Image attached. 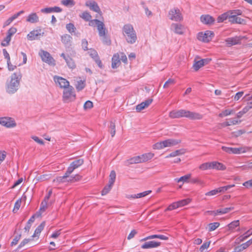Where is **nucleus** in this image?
Segmentation results:
<instances>
[{
	"instance_id": "nucleus-1",
	"label": "nucleus",
	"mask_w": 252,
	"mask_h": 252,
	"mask_svg": "<svg viewBox=\"0 0 252 252\" xmlns=\"http://www.w3.org/2000/svg\"><path fill=\"white\" fill-rule=\"evenodd\" d=\"M21 77L22 76L20 72L18 73L15 72L12 74L11 77V81L8 84L7 87V92L8 93L13 94L17 91Z\"/></svg>"
},
{
	"instance_id": "nucleus-2",
	"label": "nucleus",
	"mask_w": 252,
	"mask_h": 252,
	"mask_svg": "<svg viewBox=\"0 0 252 252\" xmlns=\"http://www.w3.org/2000/svg\"><path fill=\"white\" fill-rule=\"evenodd\" d=\"M123 32L124 35L128 43L132 44L136 41L137 37L132 25L130 24L125 25L123 27Z\"/></svg>"
},
{
	"instance_id": "nucleus-3",
	"label": "nucleus",
	"mask_w": 252,
	"mask_h": 252,
	"mask_svg": "<svg viewBox=\"0 0 252 252\" xmlns=\"http://www.w3.org/2000/svg\"><path fill=\"white\" fill-rule=\"evenodd\" d=\"M181 142L180 140L168 139L162 141L157 142L153 145V148L155 150H160L165 147L175 146Z\"/></svg>"
},
{
	"instance_id": "nucleus-4",
	"label": "nucleus",
	"mask_w": 252,
	"mask_h": 252,
	"mask_svg": "<svg viewBox=\"0 0 252 252\" xmlns=\"http://www.w3.org/2000/svg\"><path fill=\"white\" fill-rule=\"evenodd\" d=\"M76 98V94L73 87H68L64 89L63 95V100L64 102H69L74 101Z\"/></svg>"
},
{
	"instance_id": "nucleus-5",
	"label": "nucleus",
	"mask_w": 252,
	"mask_h": 252,
	"mask_svg": "<svg viewBox=\"0 0 252 252\" xmlns=\"http://www.w3.org/2000/svg\"><path fill=\"white\" fill-rule=\"evenodd\" d=\"M89 24L90 26L96 25L99 36H102V35H105V33H107V30L105 28L104 23L99 20H92L89 22Z\"/></svg>"
},
{
	"instance_id": "nucleus-6",
	"label": "nucleus",
	"mask_w": 252,
	"mask_h": 252,
	"mask_svg": "<svg viewBox=\"0 0 252 252\" xmlns=\"http://www.w3.org/2000/svg\"><path fill=\"white\" fill-rule=\"evenodd\" d=\"M169 19L176 22H180L183 20V17L180 9L174 8L171 9L168 13Z\"/></svg>"
},
{
	"instance_id": "nucleus-7",
	"label": "nucleus",
	"mask_w": 252,
	"mask_h": 252,
	"mask_svg": "<svg viewBox=\"0 0 252 252\" xmlns=\"http://www.w3.org/2000/svg\"><path fill=\"white\" fill-rule=\"evenodd\" d=\"M221 149L228 154H239L241 153H246L247 151L249 150V148L246 147H239V148H231L227 147L225 146H222Z\"/></svg>"
},
{
	"instance_id": "nucleus-8",
	"label": "nucleus",
	"mask_w": 252,
	"mask_h": 252,
	"mask_svg": "<svg viewBox=\"0 0 252 252\" xmlns=\"http://www.w3.org/2000/svg\"><path fill=\"white\" fill-rule=\"evenodd\" d=\"M0 124L7 128L13 127L16 126L14 120L10 117L0 118Z\"/></svg>"
},
{
	"instance_id": "nucleus-9",
	"label": "nucleus",
	"mask_w": 252,
	"mask_h": 252,
	"mask_svg": "<svg viewBox=\"0 0 252 252\" xmlns=\"http://www.w3.org/2000/svg\"><path fill=\"white\" fill-rule=\"evenodd\" d=\"M213 35L214 33L212 32L207 31L204 33L202 32H199L198 34L197 38L200 41L204 42H208L212 39Z\"/></svg>"
},
{
	"instance_id": "nucleus-10",
	"label": "nucleus",
	"mask_w": 252,
	"mask_h": 252,
	"mask_svg": "<svg viewBox=\"0 0 252 252\" xmlns=\"http://www.w3.org/2000/svg\"><path fill=\"white\" fill-rule=\"evenodd\" d=\"M39 54L43 62L47 63L49 64H55V60L48 52L41 50Z\"/></svg>"
},
{
	"instance_id": "nucleus-11",
	"label": "nucleus",
	"mask_w": 252,
	"mask_h": 252,
	"mask_svg": "<svg viewBox=\"0 0 252 252\" xmlns=\"http://www.w3.org/2000/svg\"><path fill=\"white\" fill-rule=\"evenodd\" d=\"M83 163L84 159L82 158H80L72 161L67 168V171L68 173L71 174L75 169L80 167Z\"/></svg>"
},
{
	"instance_id": "nucleus-12",
	"label": "nucleus",
	"mask_w": 252,
	"mask_h": 252,
	"mask_svg": "<svg viewBox=\"0 0 252 252\" xmlns=\"http://www.w3.org/2000/svg\"><path fill=\"white\" fill-rule=\"evenodd\" d=\"M54 81L56 84H58L61 88L66 89L69 85V82L65 79L59 76L54 77Z\"/></svg>"
},
{
	"instance_id": "nucleus-13",
	"label": "nucleus",
	"mask_w": 252,
	"mask_h": 252,
	"mask_svg": "<svg viewBox=\"0 0 252 252\" xmlns=\"http://www.w3.org/2000/svg\"><path fill=\"white\" fill-rule=\"evenodd\" d=\"M85 5L90 8L91 10L98 13L100 15L101 11L97 3L94 0H88L85 3Z\"/></svg>"
},
{
	"instance_id": "nucleus-14",
	"label": "nucleus",
	"mask_w": 252,
	"mask_h": 252,
	"mask_svg": "<svg viewBox=\"0 0 252 252\" xmlns=\"http://www.w3.org/2000/svg\"><path fill=\"white\" fill-rule=\"evenodd\" d=\"M171 28L175 33L178 34H183L185 31L184 26L178 23L172 24Z\"/></svg>"
},
{
	"instance_id": "nucleus-15",
	"label": "nucleus",
	"mask_w": 252,
	"mask_h": 252,
	"mask_svg": "<svg viewBox=\"0 0 252 252\" xmlns=\"http://www.w3.org/2000/svg\"><path fill=\"white\" fill-rule=\"evenodd\" d=\"M185 117L192 120H199L202 119L203 116L198 113L186 110Z\"/></svg>"
},
{
	"instance_id": "nucleus-16",
	"label": "nucleus",
	"mask_w": 252,
	"mask_h": 252,
	"mask_svg": "<svg viewBox=\"0 0 252 252\" xmlns=\"http://www.w3.org/2000/svg\"><path fill=\"white\" fill-rule=\"evenodd\" d=\"M186 110H173L169 113V117L171 118H179L180 117H185Z\"/></svg>"
},
{
	"instance_id": "nucleus-17",
	"label": "nucleus",
	"mask_w": 252,
	"mask_h": 252,
	"mask_svg": "<svg viewBox=\"0 0 252 252\" xmlns=\"http://www.w3.org/2000/svg\"><path fill=\"white\" fill-rule=\"evenodd\" d=\"M44 32L41 33V30H33L31 32L27 35V38L30 40L37 39L38 37L40 35H43Z\"/></svg>"
},
{
	"instance_id": "nucleus-18",
	"label": "nucleus",
	"mask_w": 252,
	"mask_h": 252,
	"mask_svg": "<svg viewBox=\"0 0 252 252\" xmlns=\"http://www.w3.org/2000/svg\"><path fill=\"white\" fill-rule=\"evenodd\" d=\"M201 22L206 25H212L215 22V19L209 15H203L200 17Z\"/></svg>"
},
{
	"instance_id": "nucleus-19",
	"label": "nucleus",
	"mask_w": 252,
	"mask_h": 252,
	"mask_svg": "<svg viewBox=\"0 0 252 252\" xmlns=\"http://www.w3.org/2000/svg\"><path fill=\"white\" fill-rule=\"evenodd\" d=\"M141 159L142 158L141 156H136L125 161L124 164L126 166H129L130 164L140 163L141 161Z\"/></svg>"
},
{
	"instance_id": "nucleus-20",
	"label": "nucleus",
	"mask_w": 252,
	"mask_h": 252,
	"mask_svg": "<svg viewBox=\"0 0 252 252\" xmlns=\"http://www.w3.org/2000/svg\"><path fill=\"white\" fill-rule=\"evenodd\" d=\"M234 208L233 207H230L225 208L222 209H218L216 211H207V213H210L213 214L214 216H217L218 214H224L228 213L230 211L234 210Z\"/></svg>"
},
{
	"instance_id": "nucleus-21",
	"label": "nucleus",
	"mask_w": 252,
	"mask_h": 252,
	"mask_svg": "<svg viewBox=\"0 0 252 252\" xmlns=\"http://www.w3.org/2000/svg\"><path fill=\"white\" fill-rule=\"evenodd\" d=\"M24 13V10H21L19 12H18V13L14 14L11 17H9L7 20H6L4 22V23L3 24V27L4 28V27L8 26L9 25H10L12 22H13L14 20H15L16 18H17L20 15H21L22 14H23Z\"/></svg>"
},
{
	"instance_id": "nucleus-22",
	"label": "nucleus",
	"mask_w": 252,
	"mask_h": 252,
	"mask_svg": "<svg viewBox=\"0 0 252 252\" xmlns=\"http://www.w3.org/2000/svg\"><path fill=\"white\" fill-rule=\"evenodd\" d=\"M61 40L65 46L69 47L71 45L72 37L68 34H64L62 35L61 36Z\"/></svg>"
},
{
	"instance_id": "nucleus-23",
	"label": "nucleus",
	"mask_w": 252,
	"mask_h": 252,
	"mask_svg": "<svg viewBox=\"0 0 252 252\" xmlns=\"http://www.w3.org/2000/svg\"><path fill=\"white\" fill-rule=\"evenodd\" d=\"M26 22L30 23H36L39 22V17L36 13H31L27 17Z\"/></svg>"
},
{
	"instance_id": "nucleus-24",
	"label": "nucleus",
	"mask_w": 252,
	"mask_h": 252,
	"mask_svg": "<svg viewBox=\"0 0 252 252\" xmlns=\"http://www.w3.org/2000/svg\"><path fill=\"white\" fill-rule=\"evenodd\" d=\"M161 244L160 242L151 241L146 242L143 244V249H150L156 248L159 246Z\"/></svg>"
},
{
	"instance_id": "nucleus-25",
	"label": "nucleus",
	"mask_w": 252,
	"mask_h": 252,
	"mask_svg": "<svg viewBox=\"0 0 252 252\" xmlns=\"http://www.w3.org/2000/svg\"><path fill=\"white\" fill-rule=\"evenodd\" d=\"M120 55L119 53L115 54L113 55L112 59V67L113 68H116L121 64L120 62Z\"/></svg>"
},
{
	"instance_id": "nucleus-26",
	"label": "nucleus",
	"mask_w": 252,
	"mask_h": 252,
	"mask_svg": "<svg viewBox=\"0 0 252 252\" xmlns=\"http://www.w3.org/2000/svg\"><path fill=\"white\" fill-rule=\"evenodd\" d=\"M226 166L222 163L218 161L211 162V169L219 170H224L226 169Z\"/></svg>"
},
{
	"instance_id": "nucleus-27",
	"label": "nucleus",
	"mask_w": 252,
	"mask_h": 252,
	"mask_svg": "<svg viewBox=\"0 0 252 252\" xmlns=\"http://www.w3.org/2000/svg\"><path fill=\"white\" fill-rule=\"evenodd\" d=\"M225 42L228 46L238 44L240 43V39L238 37L228 38L225 40Z\"/></svg>"
},
{
	"instance_id": "nucleus-28",
	"label": "nucleus",
	"mask_w": 252,
	"mask_h": 252,
	"mask_svg": "<svg viewBox=\"0 0 252 252\" xmlns=\"http://www.w3.org/2000/svg\"><path fill=\"white\" fill-rule=\"evenodd\" d=\"M68 174H70L68 173V171L66 170L64 175L63 176H60V177H57L56 179H55L53 180V182L57 183L58 184L67 182V181H66L67 178H66L68 177Z\"/></svg>"
},
{
	"instance_id": "nucleus-29",
	"label": "nucleus",
	"mask_w": 252,
	"mask_h": 252,
	"mask_svg": "<svg viewBox=\"0 0 252 252\" xmlns=\"http://www.w3.org/2000/svg\"><path fill=\"white\" fill-rule=\"evenodd\" d=\"M227 19H229L230 22V16L228 11L219 16L217 20L218 23H222Z\"/></svg>"
},
{
	"instance_id": "nucleus-30",
	"label": "nucleus",
	"mask_w": 252,
	"mask_h": 252,
	"mask_svg": "<svg viewBox=\"0 0 252 252\" xmlns=\"http://www.w3.org/2000/svg\"><path fill=\"white\" fill-rule=\"evenodd\" d=\"M186 153V150L184 149H181L179 150H176L171 153H170L169 155L166 157V158H169L171 157H175L176 156H180Z\"/></svg>"
},
{
	"instance_id": "nucleus-31",
	"label": "nucleus",
	"mask_w": 252,
	"mask_h": 252,
	"mask_svg": "<svg viewBox=\"0 0 252 252\" xmlns=\"http://www.w3.org/2000/svg\"><path fill=\"white\" fill-rule=\"evenodd\" d=\"M230 22L232 24H245L246 21L239 17H235V18H230Z\"/></svg>"
},
{
	"instance_id": "nucleus-32",
	"label": "nucleus",
	"mask_w": 252,
	"mask_h": 252,
	"mask_svg": "<svg viewBox=\"0 0 252 252\" xmlns=\"http://www.w3.org/2000/svg\"><path fill=\"white\" fill-rule=\"evenodd\" d=\"M45 225V222L43 221L35 230L33 235L32 236V237L37 236L43 229Z\"/></svg>"
},
{
	"instance_id": "nucleus-33",
	"label": "nucleus",
	"mask_w": 252,
	"mask_h": 252,
	"mask_svg": "<svg viewBox=\"0 0 252 252\" xmlns=\"http://www.w3.org/2000/svg\"><path fill=\"white\" fill-rule=\"evenodd\" d=\"M230 18H235L239 15L242 14V11L240 9H235L229 10Z\"/></svg>"
},
{
	"instance_id": "nucleus-34",
	"label": "nucleus",
	"mask_w": 252,
	"mask_h": 252,
	"mask_svg": "<svg viewBox=\"0 0 252 252\" xmlns=\"http://www.w3.org/2000/svg\"><path fill=\"white\" fill-rule=\"evenodd\" d=\"M109 132L110 133L111 136H114L116 133V125L114 122L111 121L109 126Z\"/></svg>"
},
{
	"instance_id": "nucleus-35",
	"label": "nucleus",
	"mask_w": 252,
	"mask_h": 252,
	"mask_svg": "<svg viewBox=\"0 0 252 252\" xmlns=\"http://www.w3.org/2000/svg\"><path fill=\"white\" fill-rule=\"evenodd\" d=\"M86 86L85 81L79 80L77 82L75 87L77 91H80L83 90Z\"/></svg>"
},
{
	"instance_id": "nucleus-36",
	"label": "nucleus",
	"mask_w": 252,
	"mask_h": 252,
	"mask_svg": "<svg viewBox=\"0 0 252 252\" xmlns=\"http://www.w3.org/2000/svg\"><path fill=\"white\" fill-rule=\"evenodd\" d=\"M154 155V153L151 152L143 154V162H146L151 159Z\"/></svg>"
},
{
	"instance_id": "nucleus-37",
	"label": "nucleus",
	"mask_w": 252,
	"mask_h": 252,
	"mask_svg": "<svg viewBox=\"0 0 252 252\" xmlns=\"http://www.w3.org/2000/svg\"><path fill=\"white\" fill-rule=\"evenodd\" d=\"M240 222L239 220H234L230 222L228 224L227 226L228 227L229 230H233L236 227L239 226Z\"/></svg>"
},
{
	"instance_id": "nucleus-38",
	"label": "nucleus",
	"mask_w": 252,
	"mask_h": 252,
	"mask_svg": "<svg viewBox=\"0 0 252 252\" xmlns=\"http://www.w3.org/2000/svg\"><path fill=\"white\" fill-rule=\"evenodd\" d=\"M199 168L202 170H205L207 169H211V162H205L201 164L199 166Z\"/></svg>"
},
{
	"instance_id": "nucleus-39",
	"label": "nucleus",
	"mask_w": 252,
	"mask_h": 252,
	"mask_svg": "<svg viewBox=\"0 0 252 252\" xmlns=\"http://www.w3.org/2000/svg\"><path fill=\"white\" fill-rule=\"evenodd\" d=\"M80 16L86 21H90V22L91 21V19L92 18V16L89 12L87 11L83 12L82 14L80 15Z\"/></svg>"
},
{
	"instance_id": "nucleus-40",
	"label": "nucleus",
	"mask_w": 252,
	"mask_h": 252,
	"mask_svg": "<svg viewBox=\"0 0 252 252\" xmlns=\"http://www.w3.org/2000/svg\"><path fill=\"white\" fill-rule=\"evenodd\" d=\"M61 3L65 6H73L75 4L73 0H62Z\"/></svg>"
},
{
	"instance_id": "nucleus-41",
	"label": "nucleus",
	"mask_w": 252,
	"mask_h": 252,
	"mask_svg": "<svg viewBox=\"0 0 252 252\" xmlns=\"http://www.w3.org/2000/svg\"><path fill=\"white\" fill-rule=\"evenodd\" d=\"M66 63L67 65L68 66V67L71 68H74L76 66L74 62L69 56H67V58L66 59Z\"/></svg>"
},
{
	"instance_id": "nucleus-42",
	"label": "nucleus",
	"mask_w": 252,
	"mask_h": 252,
	"mask_svg": "<svg viewBox=\"0 0 252 252\" xmlns=\"http://www.w3.org/2000/svg\"><path fill=\"white\" fill-rule=\"evenodd\" d=\"M47 203L48 201L45 200H43V201H42L39 210V212L41 213V214L44 212L47 209L48 207Z\"/></svg>"
},
{
	"instance_id": "nucleus-43",
	"label": "nucleus",
	"mask_w": 252,
	"mask_h": 252,
	"mask_svg": "<svg viewBox=\"0 0 252 252\" xmlns=\"http://www.w3.org/2000/svg\"><path fill=\"white\" fill-rule=\"evenodd\" d=\"M116 173L115 171L112 170L111 171L110 175H109V183L110 184V185H113L115 179H116Z\"/></svg>"
},
{
	"instance_id": "nucleus-44",
	"label": "nucleus",
	"mask_w": 252,
	"mask_h": 252,
	"mask_svg": "<svg viewBox=\"0 0 252 252\" xmlns=\"http://www.w3.org/2000/svg\"><path fill=\"white\" fill-rule=\"evenodd\" d=\"M191 177V175L190 174H187L184 176L180 177L179 179H177V182H183V183H187L189 182V180L190 179Z\"/></svg>"
},
{
	"instance_id": "nucleus-45",
	"label": "nucleus",
	"mask_w": 252,
	"mask_h": 252,
	"mask_svg": "<svg viewBox=\"0 0 252 252\" xmlns=\"http://www.w3.org/2000/svg\"><path fill=\"white\" fill-rule=\"evenodd\" d=\"M113 185H110V183L108 184V185L106 186L103 189V190L101 191V195H105L107 193H108L109 191L112 189V187Z\"/></svg>"
},
{
	"instance_id": "nucleus-46",
	"label": "nucleus",
	"mask_w": 252,
	"mask_h": 252,
	"mask_svg": "<svg viewBox=\"0 0 252 252\" xmlns=\"http://www.w3.org/2000/svg\"><path fill=\"white\" fill-rule=\"evenodd\" d=\"M220 226V223L219 222H213V223H210L208 224L209 226V231H212L215 230L216 228H217Z\"/></svg>"
},
{
	"instance_id": "nucleus-47",
	"label": "nucleus",
	"mask_w": 252,
	"mask_h": 252,
	"mask_svg": "<svg viewBox=\"0 0 252 252\" xmlns=\"http://www.w3.org/2000/svg\"><path fill=\"white\" fill-rule=\"evenodd\" d=\"M202 66H203V63L201 62V60L196 62L195 61L193 65V67L195 71L198 70Z\"/></svg>"
},
{
	"instance_id": "nucleus-48",
	"label": "nucleus",
	"mask_w": 252,
	"mask_h": 252,
	"mask_svg": "<svg viewBox=\"0 0 252 252\" xmlns=\"http://www.w3.org/2000/svg\"><path fill=\"white\" fill-rule=\"evenodd\" d=\"M190 202V199L189 198L183 199L180 201H179L177 202V204L178 205V207H182L188 204H189Z\"/></svg>"
},
{
	"instance_id": "nucleus-49",
	"label": "nucleus",
	"mask_w": 252,
	"mask_h": 252,
	"mask_svg": "<svg viewBox=\"0 0 252 252\" xmlns=\"http://www.w3.org/2000/svg\"><path fill=\"white\" fill-rule=\"evenodd\" d=\"M66 28L67 30L70 33H72L75 32L76 28L74 25L72 23H69L66 25Z\"/></svg>"
},
{
	"instance_id": "nucleus-50",
	"label": "nucleus",
	"mask_w": 252,
	"mask_h": 252,
	"mask_svg": "<svg viewBox=\"0 0 252 252\" xmlns=\"http://www.w3.org/2000/svg\"><path fill=\"white\" fill-rule=\"evenodd\" d=\"M102 37V40L103 43L110 45L111 44V41L109 37H108L107 35V33H105V35H102L101 36Z\"/></svg>"
},
{
	"instance_id": "nucleus-51",
	"label": "nucleus",
	"mask_w": 252,
	"mask_h": 252,
	"mask_svg": "<svg viewBox=\"0 0 252 252\" xmlns=\"http://www.w3.org/2000/svg\"><path fill=\"white\" fill-rule=\"evenodd\" d=\"M11 37L9 36L8 35H6L5 38L2 40L1 42V45L2 46H7L9 44V42L11 40Z\"/></svg>"
},
{
	"instance_id": "nucleus-52",
	"label": "nucleus",
	"mask_w": 252,
	"mask_h": 252,
	"mask_svg": "<svg viewBox=\"0 0 252 252\" xmlns=\"http://www.w3.org/2000/svg\"><path fill=\"white\" fill-rule=\"evenodd\" d=\"M153 99L149 98L148 99L143 102V109L148 107L153 102Z\"/></svg>"
},
{
	"instance_id": "nucleus-53",
	"label": "nucleus",
	"mask_w": 252,
	"mask_h": 252,
	"mask_svg": "<svg viewBox=\"0 0 252 252\" xmlns=\"http://www.w3.org/2000/svg\"><path fill=\"white\" fill-rule=\"evenodd\" d=\"M178 208H179V207L177 202H174L170 204V205H169V206L166 209L165 211H171Z\"/></svg>"
},
{
	"instance_id": "nucleus-54",
	"label": "nucleus",
	"mask_w": 252,
	"mask_h": 252,
	"mask_svg": "<svg viewBox=\"0 0 252 252\" xmlns=\"http://www.w3.org/2000/svg\"><path fill=\"white\" fill-rule=\"evenodd\" d=\"M241 122V121H238V120H233L230 121V122H226L223 123L222 125L223 126H229L231 125H236V124H238L239 122Z\"/></svg>"
},
{
	"instance_id": "nucleus-55",
	"label": "nucleus",
	"mask_w": 252,
	"mask_h": 252,
	"mask_svg": "<svg viewBox=\"0 0 252 252\" xmlns=\"http://www.w3.org/2000/svg\"><path fill=\"white\" fill-rule=\"evenodd\" d=\"M175 83V81L173 79H169L164 84L163 88H168L170 85L174 84Z\"/></svg>"
},
{
	"instance_id": "nucleus-56",
	"label": "nucleus",
	"mask_w": 252,
	"mask_h": 252,
	"mask_svg": "<svg viewBox=\"0 0 252 252\" xmlns=\"http://www.w3.org/2000/svg\"><path fill=\"white\" fill-rule=\"evenodd\" d=\"M252 235V228L246 231L243 235L242 241H244L247 239L249 236Z\"/></svg>"
},
{
	"instance_id": "nucleus-57",
	"label": "nucleus",
	"mask_w": 252,
	"mask_h": 252,
	"mask_svg": "<svg viewBox=\"0 0 252 252\" xmlns=\"http://www.w3.org/2000/svg\"><path fill=\"white\" fill-rule=\"evenodd\" d=\"M21 202L22 201L21 199H19L17 200L14 205V208L13 210V212L15 213L16 211H17L19 209L21 205Z\"/></svg>"
},
{
	"instance_id": "nucleus-58",
	"label": "nucleus",
	"mask_w": 252,
	"mask_h": 252,
	"mask_svg": "<svg viewBox=\"0 0 252 252\" xmlns=\"http://www.w3.org/2000/svg\"><path fill=\"white\" fill-rule=\"evenodd\" d=\"M16 32L17 29L16 28L11 27L8 30L7 35L11 37V36Z\"/></svg>"
},
{
	"instance_id": "nucleus-59",
	"label": "nucleus",
	"mask_w": 252,
	"mask_h": 252,
	"mask_svg": "<svg viewBox=\"0 0 252 252\" xmlns=\"http://www.w3.org/2000/svg\"><path fill=\"white\" fill-rule=\"evenodd\" d=\"M252 108V102H250L248 103L247 105L245 106L242 111L244 113H246L247 112H248Z\"/></svg>"
},
{
	"instance_id": "nucleus-60",
	"label": "nucleus",
	"mask_w": 252,
	"mask_h": 252,
	"mask_svg": "<svg viewBox=\"0 0 252 252\" xmlns=\"http://www.w3.org/2000/svg\"><path fill=\"white\" fill-rule=\"evenodd\" d=\"M220 192V190L219 188L216 189L212 190L205 193V195L207 196H212L217 194L218 193Z\"/></svg>"
},
{
	"instance_id": "nucleus-61",
	"label": "nucleus",
	"mask_w": 252,
	"mask_h": 252,
	"mask_svg": "<svg viewBox=\"0 0 252 252\" xmlns=\"http://www.w3.org/2000/svg\"><path fill=\"white\" fill-rule=\"evenodd\" d=\"M93 107V102L90 100L87 101L84 105V109H90L92 108Z\"/></svg>"
},
{
	"instance_id": "nucleus-62",
	"label": "nucleus",
	"mask_w": 252,
	"mask_h": 252,
	"mask_svg": "<svg viewBox=\"0 0 252 252\" xmlns=\"http://www.w3.org/2000/svg\"><path fill=\"white\" fill-rule=\"evenodd\" d=\"M21 237V235L19 234L18 235L16 236L13 239V241L11 243V246H13L14 245H16L17 244L18 241L20 240Z\"/></svg>"
},
{
	"instance_id": "nucleus-63",
	"label": "nucleus",
	"mask_w": 252,
	"mask_h": 252,
	"mask_svg": "<svg viewBox=\"0 0 252 252\" xmlns=\"http://www.w3.org/2000/svg\"><path fill=\"white\" fill-rule=\"evenodd\" d=\"M235 187V185H228L226 186H224L222 187H220L219 188V190H220V192H224L225 191L227 190V189H230L231 188Z\"/></svg>"
},
{
	"instance_id": "nucleus-64",
	"label": "nucleus",
	"mask_w": 252,
	"mask_h": 252,
	"mask_svg": "<svg viewBox=\"0 0 252 252\" xmlns=\"http://www.w3.org/2000/svg\"><path fill=\"white\" fill-rule=\"evenodd\" d=\"M51 178L50 174H44L39 177V180L41 181H46L50 179Z\"/></svg>"
}]
</instances>
